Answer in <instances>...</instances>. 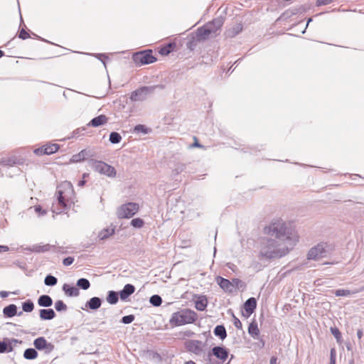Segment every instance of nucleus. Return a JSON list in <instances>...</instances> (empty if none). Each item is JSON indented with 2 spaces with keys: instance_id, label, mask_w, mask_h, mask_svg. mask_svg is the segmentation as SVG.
I'll return each instance as SVG.
<instances>
[{
  "instance_id": "1",
  "label": "nucleus",
  "mask_w": 364,
  "mask_h": 364,
  "mask_svg": "<svg viewBox=\"0 0 364 364\" xmlns=\"http://www.w3.org/2000/svg\"><path fill=\"white\" fill-rule=\"evenodd\" d=\"M264 232L272 237L274 236L279 240L286 241L290 246H294L298 242L299 237L294 229L282 219L272 220L264 228Z\"/></svg>"
},
{
  "instance_id": "2",
  "label": "nucleus",
  "mask_w": 364,
  "mask_h": 364,
  "mask_svg": "<svg viewBox=\"0 0 364 364\" xmlns=\"http://www.w3.org/2000/svg\"><path fill=\"white\" fill-rule=\"evenodd\" d=\"M289 251L288 246L279 243L274 239L264 237L261 240L259 257L266 259L281 258L287 255Z\"/></svg>"
},
{
  "instance_id": "3",
  "label": "nucleus",
  "mask_w": 364,
  "mask_h": 364,
  "mask_svg": "<svg viewBox=\"0 0 364 364\" xmlns=\"http://www.w3.org/2000/svg\"><path fill=\"white\" fill-rule=\"evenodd\" d=\"M74 193L73 185L70 182H64L58 187L56 191L58 205L59 208L53 206V212L59 214L67 209L68 203L71 200V197Z\"/></svg>"
},
{
  "instance_id": "4",
  "label": "nucleus",
  "mask_w": 364,
  "mask_h": 364,
  "mask_svg": "<svg viewBox=\"0 0 364 364\" xmlns=\"http://www.w3.org/2000/svg\"><path fill=\"white\" fill-rule=\"evenodd\" d=\"M197 318L198 315L194 311L189 309H183L174 312L169 320V323L173 326H180L193 323Z\"/></svg>"
},
{
  "instance_id": "5",
  "label": "nucleus",
  "mask_w": 364,
  "mask_h": 364,
  "mask_svg": "<svg viewBox=\"0 0 364 364\" xmlns=\"http://www.w3.org/2000/svg\"><path fill=\"white\" fill-rule=\"evenodd\" d=\"M223 23L224 21L223 18L219 17L214 18L203 26L198 28L196 33L197 37L200 40H206L215 36Z\"/></svg>"
},
{
  "instance_id": "6",
  "label": "nucleus",
  "mask_w": 364,
  "mask_h": 364,
  "mask_svg": "<svg viewBox=\"0 0 364 364\" xmlns=\"http://www.w3.org/2000/svg\"><path fill=\"white\" fill-rule=\"evenodd\" d=\"M156 88L164 89V85H157L140 87L131 93L130 100L133 102L144 101L149 95L153 94Z\"/></svg>"
},
{
  "instance_id": "7",
  "label": "nucleus",
  "mask_w": 364,
  "mask_h": 364,
  "mask_svg": "<svg viewBox=\"0 0 364 364\" xmlns=\"http://www.w3.org/2000/svg\"><path fill=\"white\" fill-rule=\"evenodd\" d=\"M132 60L137 66L154 63L156 58L153 55L151 50L136 52L133 54Z\"/></svg>"
},
{
  "instance_id": "8",
  "label": "nucleus",
  "mask_w": 364,
  "mask_h": 364,
  "mask_svg": "<svg viewBox=\"0 0 364 364\" xmlns=\"http://www.w3.org/2000/svg\"><path fill=\"white\" fill-rule=\"evenodd\" d=\"M92 168L97 172L104 174L108 177L114 178L116 176L115 168L102 161L92 160L91 162Z\"/></svg>"
},
{
  "instance_id": "9",
  "label": "nucleus",
  "mask_w": 364,
  "mask_h": 364,
  "mask_svg": "<svg viewBox=\"0 0 364 364\" xmlns=\"http://www.w3.org/2000/svg\"><path fill=\"white\" fill-rule=\"evenodd\" d=\"M139 206L136 203H127L122 205L117 212L119 218H130L139 210Z\"/></svg>"
},
{
  "instance_id": "10",
  "label": "nucleus",
  "mask_w": 364,
  "mask_h": 364,
  "mask_svg": "<svg viewBox=\"0 0 364 364\" xmlns=\"http://www.w3.org/2000/svg\"><path fill=\"white\" fill-rule=\"evenodd\" d=\"M328 253V245L326 243L321 242L310 249L307 255V259L317 260L326 257Z\"/></svg>"
},
{
  "instance_id": "11",
  "label": "nucleus",
  "mask_w": 364,
  "mask_h": 364,
  "mask_svg": "<svg viewBox=\"0 0 364 364\" xmlns=\"http://www.w3.org/2000/svg\"><path fill=\"white\" fill-rule=\"evenodd\" d=\"M185 347L187 351L196 355H201L204 353V344L198 340H188L185 342Z\"/></svg>"
},
{
  "instance_id": "12",
  "label": "nucleus",
  "mask_w": 364,
  "mask_h": 364,
  "mask_svg": "<svg viewBox=\"0 0 364 364\" xmlns=\"http://www.w3.org/2000/svg\"><path fill=\"white\" fill-rule=\"evenodd\" d=\"M33 346L36 349L38 350H45V353L46 354L52 352L55 346L51 343H48L44 337H38L36 338L33 341Z\"/></svg>"
},
{
  "instance_id": "13",
  "label": "nucleus",
  "mask_w": 364,
  "mask_h": 364,
  "mask_svg": "<svg viewBox=\"0 0 364 364\" xmlns=\"http://www.w3.org/2000/svg\"><path fill=\"white\" fill-rule=\"evenodd\" d=\"M21 343V341L16 338H5L3 341H0V353L11 352L14 349L13 345Z\"/></svg>"
},
{
  "instance_id": "14",
  "label": "nucleus",
  "mask_w": 364,
  "mask_h": 364,
  "mask_svg": "<svg viewBox=\"0 0 364 364\" xmlns=\"http://www.w3.org/2000/svg\"><path fill=\"white\" fill-rule=\"evenodd\" d=\"M103 300L97 296H93L86 301L83 310L96 311L100 309L102 304Z\"/></svg>"
},
{
  "instance_id": "15",
  "label": "nucleus",
  "mask_w": 364,
  "mask_h": 364,
  "mask_svg": "<svg viewBox=\"0 0 364 364\" xmlns=\"http://www.w3.org/2000/svg\"><path fill=\"white\" fill-rule=\"evenodd\" d=\"M212 354L224 362L228 358L229 351L224 346H215L211 350Z\"/></svg>"
},
{
  "instance_id": "16",
  "label": "nucleus",
  "mask_w": 364,
  "mask_h": 364,
  "mask_svg": "<svg viewBox=\"0 0 364 364\" xmlns=\"http://www.w3.org/2000/svg\"><path fill=\"white\" fill-rule=\"evenodd\" d=\"M245 313L243 315L246 317L250 316L257 308V301L255 298L250 297L244 304Z\"/></svg>"
},
{
  "instance_id": "17",
  "label": "nucleus",
  "mask_w": 364,
  "mask_h": 364,
  "mask_svg": "<svg viewBox=\"0 0 364 364\" xmlns=\"http://www.w3.org/2000/svg\"><path fill=\"white\" fill-rule=\"evenodd\" d=\"M17 310H18V308H17L16 305L11 304H9V305L5 306L3 309V314H4V316L8 317V318H11L15 316H21L23 312L20 311L18 313Z\"/></svg>"
},
{
  "instance_id": "18",
  "label": "nucleus",
  "mask_w": 364,
  "mask_h": 364,
  "mask_svg": "<svg viewBox=\"0 0 364 364\" xmlns=\"http://www.w3.org/2000/svg\"><path fill=\"white\" fill-rule=\"evenodd\" d=\"M135 291V287L131 284H127L124 288L119 292V297L122 301H125Z\"/></svg>"
},
{
  "instance_id": "19",
  "label": "nucleus",
  "mask_w": 364,
  "mask_h": 364,
  "mask_svg": "<svg viewBox=\"0 0 364 364\" xmlns=\"http://www.w3.org/2000/svg\"><path fill=\"white\" fill-rule=\"evenodd\" d=\"M63 291L66 296L69 297H75L80 295L79 289L75 286H71L68 284H64L62 287Z\"/></svg>"
},
{
  "instance_id": "20",
  "label": "nucleus",
  "mask_w": 364,
  "mask_h": 364,
  "mask_svg": "<svg viewBox=\"0 0 364 364\" xmlns=\"http://www.w3.org/2000/svg\"><path fill=\"white\" fill-rule=\"evenodd\" d=\"M217 282L219 286L225 291L232 292L233 289V285L232 283L227 279H225L222 277H218Z\"/></svg>"
},
{
  "instance_id": "21",
  "label": "nucleus",
  "mask_w": 364,
  "mask_h": 364,
  "mask_svg": "<svg viewBox=\"0 0 364 364\" xmlns=\"http://www.w3.org/2000/svg\"><path fill=\"white\" fill-rule=\"evenodd\" d=\"M55 316V312L53 309H42L39 311V316L41 320H52Z\"/></svg>"
},
{
  "instance_id": "22",
  "label": "nucleus",
  "mask_w": 364,
  "mask_h": 364,
  "mask_svg": "<svg viewBox=\"0 0 364 364\" xmlns=\"http://www.w3.org/2000/svg\"><path fill=\"white\" fill-rule=\"evenodd\" d=\"M108 121V118L104 115L100 114L96 117H94L88 124V126L93 127H97L105 124Z\"/></svg>"
},
{
  "instance_id": "23",
  "label": "nucleus",
  "mask_w": 364,
  "mask_h": 364,
  "mask_svg": "<svg viewBox=\"0 0 364 364\" xmlns=\"http://www.w3.org/2000/svg\"><path fill=\"white\" fill-rule=\"evenodd\" d=\"M38 304L42 307H50L53 305V299L50 296L43 294L38 297Z\"/></svg>"
},
{
  "instance_id": "24",
  "label": "nucleus",
  "mask_w": 364,
  "mask_h": 364,
  "mask_svg": "<svg viewBox=\"0 0 364 364\" xmlns=\"http://www.w3.org/2000/svg\"><path fill=\"white\" fill-rule=\"evenodd\" d=\"M119 296V292L111 290L107 292L106 300L109 304L114 305L118 302Z\"/></svg>"
},
{
  "instance_id": "25",
  "label": "nucleus",
  "mask_w": 364,
  "mask_h": 364,
  "mask_svg": "<svg viewBox=\"0 0 364 364\" xmlns=\"http://www.w3.org/2000/svg\"><path fill=\"white\" fill-rule=\"evenodd\" d=\"M249 334L254 338L258 339L259 336V330L257 326V323L252 322L248 327Z\"/></svg>"
},
{
  "instance_id": "26",
  "label": "nucleus",
  "mask_w": 364,
  "mask_h": 364,
  "mask_svg": "<svg viewBox=\"0 0 364 364\" xmlns=\"http://www.w3.org/2000/svg\"><path fill=\"white\" fill-rule=\"evenodd\" d=\"M214 334L219 337L221 340H224L227 337V331L224 326L218 325L213 331Z\"/></svg>"
},
{
  "instance_id": "27",
  "label": "nucleus",
  "mask_w": 364,
  "mask_h": 364,
  "mask_svg": "<svg viewBox=\"0 0 364 364\" xmlns=\"http://www.w3.org/2000/svg\"><path fill=\"white\" fill-rule=\"evenodd\" d=\"M52 246L49 244L46 245H34L31 247V250L34 252L40 253L48 252L51 249Z\"/></svg>"
},
{
  "instance_id": "28",
  "label": "nucleus",
  "mask_w": 364,
  "mask_h": 364,
  "mask_svg": "<svg viewBox=\"0 0 364 364\" xmlns=\"http://www.w3.org/2000/svg\"><path fill=\"white\" fill-rule=\"evenodd\" d=\"M89 156V151H87L86 149H83L78 154H74L72 156V161L73 162H80L82 161H84Z\"/></svg>"
},
{
  "instance_id": "29",
  "label": "nucleus",
  "mask_w": 364,
  "mask_h": 364,
  "mask_svg": "<svg viewBox=\"0 0 364 364\" xmlns=\"http://www.w3.org/2000/svg\"><path fill=\"white\" fill-rule=\"evenodd\" d=\"M207 304L208 301L205 296H200L196 301V309L198 311H204Z\"/></svg>"
},
{
  "instance_id": "30",
  "label": "nucleus",
  "mask_w": 364,
  "mask_h": 364,
  "mask_svg": "<svg viewBox=\"0 0 364 364\" xmlns=\"http://www.w3.org/2000/svg\"><path fill=\"white\" fill-rule=\"evenodd\" d=\"M23 357L27 360H33L38 357V352L36 348H27L23 353Z\"/></svg>"
},
{
  "instance_id": "31",
  "label": "nucleus",
  "mask_w": 364,
  "mask_h": 364,
  "mask_svg": "<svg viewBox=\"0 0 364 364\" xmlns=\"http://www.w3.org/2000/svg\"><path fill=\"white\" fill-rule=\"evenodd\" d=\"M114 233V228H106L101 230L98 234V237L101 240H104L107 239L109 236L112 235Z\"/></svg>"
},
{
  "instance_id": "32",
  "label": "nucleus",
  "mask_w": 364,
  "mask_h": 364,
  "mask_svg": "<svg viewBox=\"0 0 364 364\" xmlns=\"http://www.w3.org/2000/svg\"><path fill=\"white\" fill-rule=\"evenodd\" d=\"M133 132L136 134L141 133L143 134H147L151 132V129L144 124H137L134 127Z\"/></svg>"
},
{
  "instance_id": "33",
  "label": "nucleus",
  "mask_w": 364,
  "mask_h": 364,
  "mask_svg": "<svg viewBox=\"0 0 364 364\" xmlns=\"http://www.w3.org/2000/svg\"><path fill=\"white\" fill-rule=\"evenodd\" d=\"M60 146L57 144H51L45 145L44 154L50 155L55 153L59 149Z\"/></svg>"
},
{
  "instance_id": "34",
  "label": "nucleus",
  "mask_w": 364,
  "mask_h": 364,
  "mask_svg": "<svg viewBox=\"0 0 364 364\" xmlns=\"http://www.w3.org/2000/svg\"><path fill=\"white\" fill-rule=\"evenodd\" d=\"M76 285L77 288L87 290L90 287V282L87 279L80 278L77 281Z\"/></svg>"
},
{
  "instance_id": "35",
  "label": "nucleus",
  "mask_w": 364,
  "mask_h": 364,
  "mask_svg": "<svg viewBox=\"0 0 364 364\" xmlns=\"http://www.w3.org/2000/svg\"><path fill=\"white\" fill-rule=\"evenodd\" d=\"M242 30V26L240 23L235 25L228 31V36L232 38L239 34Z\"/></svg>"
},
{
  "instance_id": "36",
  "label": "nucleus",
  "mask_w": 364,
  "mask_h": 364,
  "mask_svg": "<svg viewBox=\"0 0 364 364\" xmlns=\"http://www.w3.org/2000/svg\"><path fill=\"white\" fill-rule=\"evenodd\" d=\"M23 311L30 313L34 309V304L31 299H27L22 303Z\"/></svg>"
},
{
  "instance_id": "37",
  "label": "nucleus",
  "mask_w": 364,
  "mask_h": 364,
  "mask_svg": "<svg viewBox=\"0 0 364 364\" xmlns=\"http://www.w3.org/2000/svg\"><path fill=\"white\" fill-rule=\"evenodd\" d=\"M44 283L46 286L53 287L58 283V279L51 274H48L45 277Z\"/></svg>"
},
{
  "instance_id": "38",
  "label": "nucleus",
  "mask_w": 364,
  "mask_h": 364,
  "mask_svg": "<svg viewBox=\"0 0 364 364\" xmlns=\"http://www.w3.org/2000/svg\"><path fill=\"white\" fill-rule=\"evenodd\" d=\"M176 47V44L173 43H168V45H166V46L163 47L161 49V54L162 55H168L171 52H172L174 49V48Z\"/></svg>"
},
{
  "instance_id": "39",
  "label": "nucleus",
  "mask_w": 364,
  "mask_h": 364,
  "mask_svg": "<svg viewBox=\"0 0 364 364\" xmlns=\"http://www.w3.org/2000/svg\"><path fill=\"white\" fill-rule=\"evenodd\" d=\"M149 302L151 304H152L154 306H159L162 303V299L159 295L154 294L151 296L149 299Z\"/></svg>"
},
{
  "instance_id": "40",
  "label": "nucleus",
  "mask_w": 364,
  "mask_h": 364,
  "mask_svg": "<svg viewBox=\"0 0 364 364\" xmlns=\"http://www.w3.org/2000/svg\"><path fill=\"white\" fill-rule=\"evenodd\" d=\"M122 136L121 135L116 132H112L109 134V141L112 144H118L121 141Z\"/></svg>"
},
{
  "instance_id": "41",
  "label": "nucleus",
  "mask_w": 364,
  "mask_h": 364,
  "mask_svg": "<svg viewBox=\"0 0 364 364\" xmlns=\"http://www.w3.org/2000/svg\"><path fill=\"white\" fill-rule=\"evenodd\" d=\"M18 164L16 158L2 159L0 161V164L4 166H13Z\"/></svg>"
},
{
  "instance_id": "42",
  "label": "nucleus",
  "mask_w": 364,
  "mask_h": 364,
  "mask_svg": "<svg viewBox=\"0 0 364 364\" xmlns=\"http://www.w3.org/2000/svg\"><path fill=\"white\" fill-rule=\"evenodd\" d=\"M55 309L57 311H65L68 309L67 305L62 301L58 300L55 303Z\"/></svg>"
},
{
  "instance_id": "43",
  "label": "nucleus",
  "mask_w": 364,
  "mask_h": 364,
  "mask_svg": "<svg viewBox=\"0 0 364 364\" xmlns=\"http://www.w3.org/2000/svg\"><path fill=\"white\" fill-rule=\"evenodd\" d=\"M331 332L335 338L336 339V341L339 343H341L342 336H341V333L340 332L339 329L336 327H331Z\"/></svg>"
},
{
  "instance_id": "44",
  "label": "nucleus",
  "mask_w": 364,
  "mask_h": 364,
  "mask_svg": "<svg viewBox=\"0 0 364 364\" xmlns=\"http://www.w3.org/2000/svg\"><path fill=\"white\" fill-rule=\"evenodd\" d=\"M131 225L134 228H141L144 226V221L141 218H134L131 221Z\"/></svg>"
},
{
  "instance_id": "45",
  "label": "nucleus",
  "mask_w": 364,
  "mask_h": 364,
  "mask_svg": "<svg viewBox=\"0 0 364 364\" xmlns=\"http://www.w3.org/2000/svg\"><path fill=\"white\" fill-rule=\"evenodd\" d=\"M334 294L336 296H346L350 295L351 292L348 289H337Z\"/></svg>"
},
{
  "instance_id": "46",
  "label": "nucleus",
  "mask_w": 364,
  "mask_h": 364,
  "mask_svg": "<svg viewBox=\"0 0 364 364\" xmlns=\"http://www.w3.org/2000/svg\"><path fill=\"white\" fill-rule=\"evenodd\" d=\"M134 316L132 314L124 316L122 318L121 322L124 324H129L134 320Z\"/></svg>"
},
{
  "instance_id": "47",
  "label": "nucleus",
  "mask_w": 364,
  "mask_h": 364,
  "mask_svg": "<svg viewBox=\"0 0 364 364\" xmlns=\"http://www.w3.org/2000/svg\"><path fill=\"white\" fill-rule=\"evenodd\" d=\"M336 352L335 348H331L330 352V364H336Z\"/></svg>"
},
{
  "instance_id": "48",
  "label": "nucleus",
  "mask_w": 364,
  "mask_h": 364,
  "mask_svg": "<svg viewBox=\"0 0 364 364\" xmlns=\"http://www.w3.org/2000/svg\"><path fill=\"white\" fill-rule=\"evenodd\" d=\"M18 37L23 40H25L29 38V34L24 28H22L19 31Z\"/></svg>"
},
{
  "instance_id": "49",
  "label": "nucleus",
  "mask_w": 364,
  "mask_h": 364,
  "mask_svg": "<svg viewBox=\"0 0 364 364\" xmlns=\"http://www.w3.org/2000/svg\"><path fill=\"white\" fill-rule=\"evenodd\" d=\"M34 210L39 215H44L46 214V211L43 210L41 205H36L34 207Z\"/></svg>"
},
{
  "instance_id": "50",
  "label": "nucleus",
  "mask_w": 364,
  "mask_h": 364,
  "mask_svg": "<svg viewBox=\"0 0 364 364\" xmlns=\"http://www.w3.org/2000/svg\"><path fill=\"white\" fill-rule=\"evenodd\" d=\"M73 262H74V257H65L63 260V264L65 266H69V265L72 264L73 263Z\"/></svg>"
},
{
  "instance_id": "51",
  "label": "nucleus",
  "mask_w": 364,
  "mask_h": 364,
  "mask_svg": "<svg viewBox=\"0 0 364 364\" xmlns=\"http://www.w3.org/2000/svg\"><path fill=\"white\" fill-rule=\"evenodd\" d=\"M233 324L235 327L237 329H241L242 327L241 321L233 315Z\"/></svg>"
},
{
  "instance_id": "52",
  "label": "nucleus",
  "mask_w": 364,
  "mask_h": 364,
  "mask_svg": "<svg viewBox=\"0 0 364 364\" xmlns=\"http://www.w3.org/2000/svg\"><path fill=\"white\" fill-rule=\"evenodd\" d=\"M85 131V128H80L75 130L73 133V137H77L80 134H83V132Z\"/></svg>"
},
{
  "instance_id": "53",
  "label": "nucleus",
  "mask_w": 364,
  "mask_h": 364,
  "mask_svg": "<svg viewBox=\"0 0 364 364\" xmlns=\"http://www.w3.org/2000/svg\"><path fill=\"white\" fill-rule=\"evenodd\" d=\"M44 152H45V146H43L36 149L34 150V153L36 155H39V156L45 155Z\"/></svg>"
},
{
  "instance_id": "54",
  "label": "nucleus",
  "mask_w": 364,
  "mask_h": 364,
  "mask_svg": "<svg viewBox=\"0 0 364 364\" xmlns=\"http://www.w3.org/2000/svg\"><path fill=\"white\" fill-rule=\"evenodd\" d=\"M186 168V165L184 164H181L179 166H178L174 171L176 172V174H178V173H181V172H183Z\"/></svg>"
},
{
  "instance_id": "55",
  "label": "nucleus",
  "mask_w": 364,
  "mask_h": 364,
  "mask_svg": "<svg viewBox=\"0 0 364 364\" xmlns=\"http://www.w3.org/2000/svg\"><path fill=\"white\" fill-rule=\"evenodd\" d=\"M333 0H317V5L321 6V5H326L332 2Z\"/></svg>"
},
{
  "instance_id": "56",
  "label": "nucleus",
  "mask_w": 364,
  "mask_h": 364,
  "mask_svg": "<svg viewBox=\"0 0 364 364\" xmlns=\"http://www.w3.org/2000/svg\"><path fill=\"white\" fill-rule=\"evenodd\" d=\"M9 248L6 245H0V252H5L9 251Z\"/></svg>"
},
{
  "instance_id": "57",
  "label": "nucleus",
  "mask_w": 364,
  "mask_h": 364,
  "mask_svg": "<svg viewBox=\"0 0 364 364\" xmlns=\"http://www.w3.org/2000/svg\"><path fill=\"white\" fill-rule=\"evenodd\" d=\"M270 364H278L277 358L276 356H272L269 361Z\"/></svg>"
},
{
  "instance_id": "58",
  "label": "nucleus",
  "mask_w": 364,
  "mask_h": 364,
  "mask_svg": "<svg viewBox=\"0 0 364 364\" xmlns=\"http://www.w3.org/2000/svg\"><path fill=\"white\" fill-rule=\"evenodd\" d=\"M9 292L8 291H2L0 292V296L2 297V298H6L9 296Z\"/></svg>"
},
{
  "instance_id": "59",
  "label": "nucleus",
  "mask_w": 364,
  "mask_h": 364,
  "mask_svg": "<svg viewBox=\"0 0 364 364\" xmlns=\"http://www.w3.org/2000/svg\"><path fill=\"white\" fill-rule=\"evenodd\" d=\"M357 336L359 339H360L363 336V331L361 329H358L357 331Z\"/></svg>"
},
{
  "instance_id": "60",
  "label": "nucleus",
  "mask_w": 364,
  "mask_h": 364,
  "mask_svg": "<svg viewBox=\"0 0 364 364\" xmlns=\"http://www.w3.org/2000/svg\"><path fill=\"white\" fill-rule=\"evenodd\" d=\"M85 180H81V181H80L78 182L77 185H78V186L82 187V186H83L85 185Z\"/></svg>"
},
{
  "instance_id": "61",
  "label": "nucleus",
  "mask_w": 364,
  "mask_h": 364,
  "mask_svg": "<svg viewBox=\"0 0 364 364\" xmlns=\"http://www.w3.org/2000/svg\"><path fill=\"white\" fill-rule=\"evenodd\" d=\"M192 146L194 147H201L202 146L197 141H196V142Z\"/></svg>"
},
{
  "instance_id": "62",
  "label": "nucleus",
  "mask_w": 364,
  "mask_h": 364,
  "mask_svg": "<svg viewBox=\"0 0 364 364\" xmlns=\"http://www.w3.org/2000/svg\"><path fill=\"white\" fill-rule=\"evenodd\" d=\"M185 364H196V363L193 360H189V361L186 362Z\"/></svg>"
},
{
  "instance_id": "63",
  "label": "nucleus",
  "mask_w": 364,
  "mask_h": 364,
  "mask_svg": "<svg viewBox=\"0 0 364 364\" xmlns=\"http://www.w3.org/2000/svg\"><path fill=\"white\" fill-rule=\"evenodd\" d=\"M260 344H262V346H264V341L262 339H260Z\"/></svg>"
},
{
  "instance_id": "64",
  "label": "nucleus",
  "mask_w": 364,
  "mask_h": 364,
  "mask_svg": "<svg viewBox=\"0 0 364 364\" xmlns=\"http://www.w3.org/2000/svg\"><path fill=\"white\" fill-rule=\"evenodd\" d=\"M348 364H354V360L353 359H351L350 361H349V363Z\"/></svg>"
}]
</instances>
